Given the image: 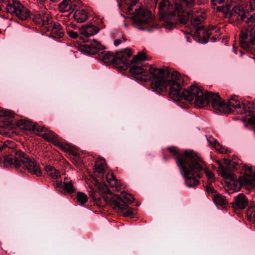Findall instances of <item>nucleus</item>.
<instances>
[{
	"label": "nucleus",
	"instance_id": "7",
	"mask_svg": "<svg viewBox=\"0 0 255 255\" xmlns=\"http://www.w3.org/2000/svg\"><path fill=\"white\" fill-rule=\"evenodd\" d=\"M154 17L147 9L139 8L135 10L133 25L141 30L148 29L147 25L152 23Z\"/></svg>",
	"mask_w": 255,
	"mask_h": 255
},
{
	"label": "nucleus",
	"instance_id": "3",
	"mask_svg": "<svg viewBox=\"0 0 255 255\" xmlns=\"http://www.w3.org/2000/svg\"><path fill=\"white\" fill-rule=\"evenodd\" d=\"M202 98L205 100V102L201 106V108L210 103L212 108L214 110L219 111L221 114H229L232 112V108L236 109L237 113L243 114L242 103L235 97L230 98L228 100L227 105H226L218 93L214 94L212 92H207L204 94ZM243 108L244 113L247 116L250 117V118L247 120L248 124L255 128V107L252 104H249L248 105H244Z\"/></svg>",
	"mask_w": 255,
	"mask_h": 255
},
{
	"label": "nucleus",
	"instance_id": "12",
	"mask_svg": "<svg viewBox=\"0 0 255 255\" xmlns=\"http://www.w3.org/2000/svg\"><path fill=\"white\" fill-rule=\"evenodd\" d=\"M31 129L34 131L44 132L42 134V137L45 140L52 142L54 145H57L59 143L57 135L52 131L47 130L44 127L34 124L32 125Z\"/></svg>",
	"mask_w": 255,
	"mask_h": 255
},
{
	"label": "nucleus",
	"instance_id": "44",
	"mask_svg": "<svg viewBox=\"0 0 255 255\" xmlns=\"http://www.w3.org/2000/svg\"><path fill=\"white\" fill-rule=\"evenodd\" d=\"M61 185H62V183H57L56 187H60Z\"/></svg>",
	"mask_w": 255,
	"mask_h": 255
},
{
	"label": "nucleus",
	"instance_id": "40",
	"mask_svg": "<svg viewBox=\"0 0 255 255\" xmlns=\"http://www.w3.org/2000/svg\"><path fill=\"white\" fill-rule=\"evenodd\" d=\"M67 33L70 37L73 38H76L78 36L77 32L73 30H68Z\"/></svg>",
	"mask_w": 255,
	"mask_h": 255
},
{
	"label": "nucleus",
	"instance_id": "17",
	"mask_svg": "<svg viewBox=\"0 0 255 255\" xmlns=\"http://www.w3.org/2000/svg\"><path fill=\"white\" fill-rule=\"evenodd\" d=\"M248 205V200L245 195L240 194L234 197L233 206L235 209H244Z\"/></svg>",
	"mask_w": 255,
	"mask_h": 255
},
{
	"label": "nucleus",
	"instance_id": "2",
	"mask_svg": "<svg viewBox=\"0 0 255 255\" xmlns=\"http://www.w3.org/2000/svg\"><path fill=\"white\" fill-rule=\"evenodd\" d=\"M168 149L176 160L186 185L189 187L196 186L198 183L197 177H200L199 171L204 165L201 157L191 150L181 153L175 146L168 147Z\"/></svg>",
	"mask_w": 255,
	"mask_h": 255
},
{
	"label": "nucleus",
	"instance_id": "41",
	"mask_svg": "<svg viewBox=\"0 0 255 255\" xmlns=\"http://www.w3.org/2000/svg\"><path fill=\"white\" fill-rule=\"evenodd\" d=\"M224 0H212V2L215 5L217 4H221L224 2Z\"/></svg>",
	"mask_w": 255,
	"mask_h": 255
},
{
	"label": "nucleus",
	"instance_id": "48",
	"mask_svg": "<svg viewBox=\"0 0 255 255\" xmlns=\"http://www.w3.org/2000/svg\"><path fill=\"white\" fill-rule=\"evenodd\" d=\"M1 33V30L0 29V34Z\"/></svg>",
	"mask_w": 255,
	"mask_h": 255
},
{
	"label": "nucleus",
	"instance_id": "9",
	"mask_svg": "<svg viewBox=\"0 0 255 255\" xmlns=\"http://www.w3.org/2000/svg\"><path fill=\"white\" fill-rule=\"evenodd\" d=\"M255 30L251 28L241 30L240 34V45L243 48L249 50L250 46L255 44Z\"/></svg>",
	"mask_w": 255,
	"mask_h": 255
},
{
	"label": "nucleus",
	"instance_id": "23",
	"mask_svg": "<svg viewBox=\"0 0 255 255\" xmlns=\"http://www.w3.org/2000/svg\"><path fill=\"white\" fill-rule=\"evenodd\" d=\"M107 164L104 158L100 157L98 158L95 164V170L98 173H104L105 171Z\"/></svg>",
	"mask_w": 255,
	"mask_h": 255
},
{
	"label": "nucleus",
	"instance_id": "33",
	"mask_svg": "<svg viewBox=\"0 0 255 255\" xmlns=\"http://www.w3.org/2000/svg\"><path fill=\"white\" fill-rule=\"evenodd\" d=\"M247 214L251 220L255 222V204L249 207Z\"/></svg>",
	"mask_w": 255,
	"mask_h": 255
},
{
	"label": "nucleus",
	"instance_id": "34",
	"mask_svg": "<svg viewBox=\"0 0 255 255\" xmlns=\"http://www.w3.org/2000/svg\"><path fill=\"white\" fill-rule=\"evenodd\" d=\"M138 0H124L125 4L128 5V9L129 12L133 10V6L135 5Z\"/></svg>",
	"mask_w": 255,
	"mask_h": 255
},
{
	"label": "nucleus",
	"instance_id": "14",
	"mask_svg": "<svg viewBox=\"0 0 255 255\" xmlns=\"http://www.w3.org/2000/svg\"><path fill=\"white\" fill-rule=\"evenodd\" d=\"M187 12L189 16V19L191 18V23L194 26L200 24L205 19V14L200 10L193 9L190 12L187 11Z\"/></svg>",
	"mask_w": 255,
	"mask_h": 255
},
{
	"label": "nucleus",
	"instance_id": "39",
	"mask_svg": "<svg viewBox=\"0 0 255 255\" xmlns=\"http://www.w3.org/2000/svg\"><path fill=\"white\" fill-rule=\"evenodd\" d=\"M0 117H12L13 114L9 111L0 108Z\"/></svg>",
	"mask_w": 255,
	"mask_h": 255
},
{
	"label": "nucleus",
	"instance_id": "28",
	"mask_svg": "<svg viewBox=\"0 0 255 255\" xmlns=\"http://www.w3.org/2000/svg\"><path fill=\"white\" fill-rule=\"evenodd\" d=\"M51 18V17L49 13H43L42 16V20L40 25L44 26L45 29H46V27L50 26L53 24Z\"/></svg>",
	"mask_w": 255,
	"mask_h": 255
},
{
	"label": "nucleus",
	"instance_id": "19",
	"mask_svg": "<svg viewBox=\"0 0 255 255\" xmlns=\"http://www.w3.org/2000/svg\"><path fill=\"white\" fill-rule=\"evenodd\" d=\"M100 58L105 64H113L116 67V59L113 53L110 52L103 51L101 53Z\"/></svg>",
	"mask_w": 255,
	"mask_h": 255
},
{
	"label": "nucleus",
	"instance_id": "37",
	"mask_svg": "<svg viewBox=\"0 0 255 255\" xmlns=\"http://www.w3.org/2000/svg\"><path fill=\"white\" fill-rule=\"evenodd\" d=\"M247 23L249 26H255V13L251 15L246 20Z\"/></svg>",
	"mask_w": 255,
	"mask_h": 255
},
{
	"label": "nucleus",
	"instance_id": "20",
	"mask_svg": "<svg viewBox=\"0 0 255 255\" xmlns=\"http://www.w3.org/2000/svg\"><path fill=\"white\" fill-rule=\"evenodd\" d=\"M75 20L79 23H82L87 20L88 15L87 12L83 9L77 10L74 14Z\"/></svg>",
	"mask_w": 255,
	"mask_h": 255
},
{
	"label": "nucleus",
	"instance_id": "16",
	"mask_svg": "<svg viewBox=\"0 0 255 255\" xmlns=\"http://www.w3.org/2000/svg\"><path fill=\"white\" fill-rule=\"evenodd\" d=\"M47 31H50L51 36L55 38H61L64 35V30L61 25L58 22H55L50 26L46 27Z\"/></svg>",
	"mask_w": 255,
	"mask_h": 255
},
{
	"label": "nucleus",
	"instance_id": "4",
	"mask_svg": "<svg viewBox=\"0 0 255 255\" xmlns=\"http://www.w3.org/2000/svg\"><path fill=\"white\" fill-rule=\"evenodd\" d=\"M132 55V52L129 48L118 52L116 56V68L119 70L125 71L130 66V72L134 75L136 78L140 79L141 81L146 82L149 77V68L142 64V61L146 60L145 53L140 52L130 61L129 59Z\"/></svg>",
	"mask_w": 255,
	"mask_h": 255
},
{
	"label": "nucleus",
	"instance_id": "47",
	"mask_svg": "<svg viewBox=\"0 0 255 255\" xmlns=\"http://www.w3.org/2000/svg\"><path fill=\"white\" fill-rule=\"evenodd\" d=\"M52 1H54L55 0H50Z\"/></svg>",
	"mask_w": 255,
	"mask_h": 255
},
{
	"label": "nucleus",
	"instance_id": "21",
	"mask_svg": "<svg viewBox=\"0 0 255 255\" xmlns=\"http://www.w3.org/2000/svg\"><path fill=\"white\" fill-rule=\"evenodd\" d=\"M106 180L112 187L119 188L121 186L120 182L115 177L112 172H108L106 176Z\"/></svg>",
	"mask_w": 255,
	"mask_h": 255
},
{
	"label": "nucleus",
	"instance_id": "13",
	"mask_svg": "<svg viewBox=\"0 0 255 255\" xmlns=\"http://www.w3.org/2000/svg\"><path fill=\"white\" fill-rule=\"evenodd\" d=\"M216 32L217 34L216 36L219 35L220 29L216 26H212L209 27L207 30L203 25L198 26L195 31L196 34L199 35V36L203 37H210L214 32Z\"/></svg>",
	"mask_w": 255,
	"mask_h": 255
},
{
	"label": "nucleus",
	"instance_id": "8",
	"mask_svg": "<svg viewBox=\"0 0 255 255\" xmlns=\"http://www.w3.org/2000/svg\"><path fill=\"white\" fill-rule=\"evenodd\" d=\"M7 12L22 20L27 19L30 16V11L19 1L12 0L9 1L5 7Z\"/></svg>",
	"mask_w": 255,
	"mask_h": 255
},
{
	"label": "nucleus",
	"instance_id": "24",
	"mask_svg": "<svg viewBox=\"0 0 255 255\" xmlns=\"http://www.w3.org/2000/svg\"><path fill=\"white\" fill-rule=\"evenodd\" d=\"M245 175L248 176L249 182L251 184L255 185V168L253 169L251 167H245Z\"/></svg>",
	"mask_w": 255,
	"mask_h": 255
},
{
	"label": "nucleus",
	"instance_id": "22",
	"mask_svg": "<svg viewBox=\"0 0 255 255\" xmlns=\"http://www.w3.org/2000/svg\"><path fill=\"white\" fill-rule=\"evenodd\" d=\"M93 43L91 44L86 45V51L90 54H94L98 52V50L101 49V45L100 43L95 39H93Z\"/></svg>",
	"mask_w": 255,
	"mask_h": 255
},
{
	"label": "nucleus",
	"instance_id": "30",
	"mask_svg": "<svg viewBox=\"0 0 255 255\" xmlns=\"http://www.w3.org/2000/svg\"><path fill=\"white\" fill-rule=\"evenodd\" d=\"M213 200L216 205L222 207L225 206L227 203V201L225 197L221 194L215 195L213 197Z\"/></svg>",
	"mask_w": 255,
	"mask_h": 255
},
{
	"label": "nucleus",
	"instance_id": "27",
	"mask_svg": "<svg viewBox=\"0 0 255 255\" xmlns=\"http://www.w3.org/2000/svg\"><path fill=\"white\" fill-rule=\"evenodd\" d=\"M59 8L61 12H67L72 10L71 1L70 0H63L59 4Z\"/></svg>",
	"mask_w": 255,
	"mask_h": 255
},
{
	"label": "nucleus",
	"instance_id": "26",
	"mask_svg": "<svg viewBox=\"0 0 255 255\" xmlns=\"http://www.w3.org/2000/svg\"><path fill=\"white\" fill-rule=\"evenodd\" d=\"M45 171L47 172L48 175L53 179H57L60 177L59 171L54 168L51 165H47L45 167Z\"/></svg>",
	"mask_w": 255,
	"mask_h": 255
},
{
	"label": "nucleus",
	"instance_id": "36",
	"mask_svg": "<svg viewBox=\"0 0 255 255\" xmlns=\"http://www.w3.org/2000/svg\"><path fill=\"white\" fill-rule=\"evenodd\" d=\"M42 16L41 14L36 12L32 15V20L36 24L41 25L42 20Z\"/></svg>",
	"mask_w": 255,
	"mask_h": 255
},
{
	"label": "nucleus",
	"instance_id": "46",
	"mask_svg": "<svg viewBox=\"0 0 255 255\" xmlns=\"http://www.w3.org/2000/svg\"><path fill=\"white\" fill-rule=\"evenodd\" d=\"M207 190H211V188L210 187H209L208 189H207Z\"/></svg>",
	"mask_w": 255,
	"mask_h": 255
},
{
	"label": "nucleus",
	"instance_id": "18",
	"mask_svg": "<svg viewBox=\"0 0 255 255\" xmlns=\"http://www.w3.org/2000/svg\"><path fill=\"white\" fill-rule=\"evenodd\" d=\"M233 16L236 17L238 21H243L246 18V12L243 6L237 5L234 6L232 10Z\"/></svg>",
	"mask_w": 255,
	"mask_h": 255
},
{
	"label": "nucleus",
	"instance_id": "25",
	"mask_svg": "<svg viewBox=\"0 0 255 255\" xmlns=\"http://www.w3.org/2000/svg\"><path fill=\"white\" fill-rule=\"evenodd\" d=\"M64 189L70 194L73 193L76 191V189L73 186L72 181L70 179L66 177L64 180Z\"/></svg>",
	"mask_w": 255,
	"mask_h": 255
},
{
	"label": "nucleus",
	"instance_id": "31",
	"mask_svg": "<svg viewBox=\"0 0 255 255\" xmlns=\"http://www.w3.org/2000/svg\"><path fill=\"white\" fill-rule=\"evenodd\" d=\"M221 176L225 179H231L233 176L232 173L227 168L220 165Z\"/></svg>",
	"mask_w": 255,
	"mask_h": 255
},
{
	"label": "nucleus",
	"instance_id": "32",
	"mask_svg": "<svg viewBox=\"0 0 255 255\" xmlns=\"http://www.w3.org/2000/svg\"><path fill=\"white\" fill-rule=\"evenodd\" d=\"M77 201L80 204H84L88 201L87 196L83 192H78L76 196Z\"/></svg>",
	"mask_w": 255,
	"mask_h": 255
},
{
	"label": "nucleus",
	"instance_id": "11",
	"mask_svg": "<svg viewBox=\"0 0 255 255\" xmlns=\"http://www.w3.org/2000/svg\"><path fill=\"white\" fill-rule=\"evenodd\" d=\"M107 202H112L115 207L119 208L120 210L125 217H129L133 214L132 210L129 208L125 202H121L117 195H114L110 193L107 195Z\"/></svg>",
	"mask_w": 255,
	"mask_h": 255
},
{
	"label": "nucleus",
	"instance_id": "42",
	"mask_svg": "<svg viewBox=\"0 0 255 255\" xmlns=\"http://www.w3.org/2000/svg\"><path fill=\"white\" fill-rule=\"evenodd\" d=\"M207 140H208V142H209V143L210 144V145L214 146V141L215 140H214L212 138L209 137L207 138Z\"/></svg>",
	"mask_w": 255,
	"mask_h": 255
},
{
	"label": "nucleus",
	"instance_id": "29",
	"mask_svg": "<svg viewBox=\"0 0 255 255\" xmlns=\"http://www.w3.org/2000/svg\"><path fill=\"white\" fill-rule=\"evenodd\" d=\"M119 200H120L121 202H127L128 203H131L134 200L133 197L130 194L127 193L126 192L122 193L121 196L119 197L117 195Z\"/></svg>",
	"mask_w": 255,
	"mask_h": 255
},
{
	"label": "nucleus",
	"instance_id": "15",
	"mask_svg": "<svg viewBox=\"0 0 255 255\" xmlns=\"http://www.w3.org/2000/svg\"><path fill=\"white\" fill-rule=\"evenodd\" d=\"M99 30V27L93 24L84 25L79 29L80 34L86 37L96 34Z\"/></svg>",
	"mask_w": 255,
	"mask_h": 255
},
{
	"label": "nucleus",
	"instance_id": "38",
	"mask_svg": "<svg viewBox=\"0 0 255 255\" xmlns=\"http://www.w3.org/2000/svg\"><path fill=\"white\" fill-rule=\"evenodd\" d=\"M214 147L220 153H225L226 149L223 147L217 140L214 141Z\"/></svg>",
	"mask_w": 255,
	"mask_h": 255
},
{
	"label": "nucleus",
	"instance_id": "45",
	"mask_svg": "<svg viewBox=\"0 0 255 255\" xmlns=\"http://www.w3.org/2000/svg\"><path fill=\"white\" fill-rule=\"evenodd\" d=\"M164 160H167V158L166 156H164Z\"/></svg>",
	"mask_w": 255,
	"mask_h": 255
},
{
	"label": "nucleus",
	"instance_id": "6",
	"mask_svg": "<svg viewBox=\"0 0 255 255\" xmlns=\"http://www.w3.org/2000/svg\"><path fill=\"white\" fill-rule=\"evenodd\" d=\"M159 14L160 19L164 22L163 26L166 29H171L175 26L178 21L180 22L175 5H171L168 0H162L160 2Z\"/></svg>",
	"mask_w": 255,
	"mask_h": 255
},
{
	"label": "nucleus",
	"instance_id": "10",
	"mask_svg": "<svg viewBox=\"0 0 255 255\" xmlns=\"http://www.w3.org/2000/svg\"><path fill=\"white\" fill-rule=\"evenodd\" d=\"M195 0H174L175 8L177 11L180 23L186 24L189 19V14L187 11L183 9V4H186L191 6Z\"/></svg>",
	"mask_w": 255,
	"mask_h": 255
},
{
	"label": "nucleus",
	"instance_id": "43",
	"mask_svg": "<svg viewBox=\"0 0 255 255\" xmlns=\"http://www.w3.org/2000/svg\"><path fill=\"white\" fill-rule=\"evenodd\" d=\"M122 43V40L120 39H116L115 40L114 44L115 46H118Z\"/></svg>",
	"mask_w": 255,
	"mask_h": 255
},
{
	"label": "nucleus",
	"instance_id": "1",
	"mask_svg": "<svg viewBox=\"0 0 255 255\" xmlns=\"http://www.w3.org/2000/svg\"><path fill=\"white\" fill-rule=\"evenodd\" d=\"M149 78L152 89L157 93L166 91L169 87V96L175 101L183 100L191 102L194 99L196 107L200 108L205 102L202 98L203 91L196 85L191 86L188 89L182 91L184 85L185 77L178 72H172L168 67L163 66L157 68L149 65L148 69Z\"/></svg>",
	"mask_w": 255,
	"mask_h": 255
},
{
	"label": "nucleus",
	"instance_id": "35",
	"mask_svg": "<svg viewBox=\"0 0 255 255\" xmlns=\"http://www.w3.org/2000/svg\"><path fill=\"white\" fill-rule=\"evenodd\" d=\"M205 164H204V167L203 168L201 169L199 171V173H200V177H197V180L198 181V183L197 185H198L199 183V179L201 177V173L200 172L204 169V171H205V172L206 173V174L207 175V176L208 177V178L211 180L213 179L214 177V174L210 170L206 169L205 167Z\"/></svg>",
	"mask_w": 255,
	"mask_h": 255
},
{
	"label": "nucleus",
	"instance_id": "5",
	"mask_svg": "<svg viewBox=\"0 0 255 255\" xmlns=\"http://www.w3.org/2000/svg\"><path fill=\"white\" fill-rule=\"evenodd\" d=\"M4 161L15 168L21 166L26 168L29 172L37 176L42 175L39 164L34 159L29 157L26 153L20 150H14L12 154L5 155Z\"/></svg>",
	"mask_w": 255,
	"mask_h": 255
}]
</instances>
